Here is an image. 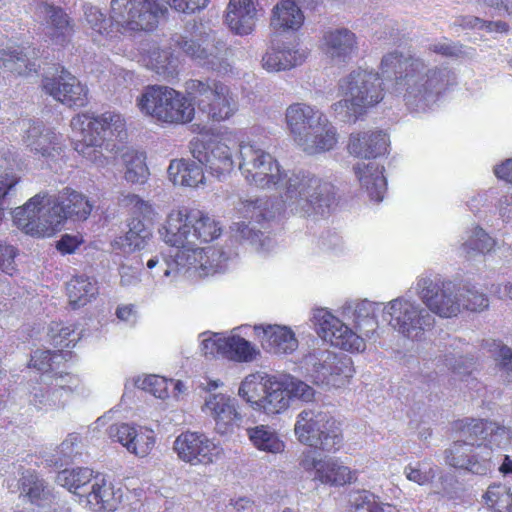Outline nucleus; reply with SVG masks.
Returning a JSON list of instances; mask_svg holds the SVG:
<instances>
[{"label":"nucleus","mask_w":512,"mask_h":512,"mask_svg":"<svg viewBox=\"0 0 512 512\" xmlns=\"http://www.w3.org/2000/svg\"><path fill=\"white\" fill-rule=\"evenodd\" d=\"M158 232L160 238L176 250L174 254L159 253L146 259V269L156 285L170 284L180 273L190 270L205 277L226 269L228 257L223 251L214 247L200 248L222 233V226L214 216L197 209L174 208Z\"/></svg>","instance_id":"obj_1"},{"label":"nucleus","mask_w":512,"mask_h":512,"mask_svg":"<svg viewBox=\"0 0 512 512\" xmlns=\"http://www.w3.org/2000/svg\"><path fill=\"white\" fill-rule=\"evenodd\" d=\"M238 168L242 176L261 189H275L284 207L301 217L325 214L335 200L331 183L309 172L288 173L269 152L257 143L241 141Z\"/></svg>","instance_id":"obj_2"},{"label":"nucleus","mask_w":512,"mask_h":512,"mask_svg":"<svg viewBox=\"0 0 512 512\" xmlns=\"http://www.w3.org/2000/svg\"><path fill=\"white\" fill-rule=\"evenodd\" d=\"M380 69L386 77L395 75L392 93L402 97L407 108L414 112L430 108L454 81L447 67H429L419 58L404 57L397 52L386 54Z\"/></svg>","instance_id":"obj_3"},{"label":"nucleus","mask_w":512,"mask_h":512,"mask_svg":"<svg viewBox=\"0 0 512 512\" xmlns=\"http://www.w3.org/2000/svg\"><path fill=\"white\" fill-rule=\"evenodd\" d=\"M92 207L84 194L67 187L57 196L36 194L14 210L13 221L26 234L46 237L58 231L68 218L87 219Z\"/></svg>","instance_id":"obj_4"},{"label":"nucleus","mask_w":512,"mask_h":512,"mask_svg":"<svg viewBox=\"0 0 512 512\" xmlns=\"http://www.w3.org/2000/svg\"><path fill=\"white\" fill-rule=\"evenodd\" d=\"M382 307L383 303L367 299L349 300L343 304L342 316L350 320L362 335H358L325 308L316 309L313 313V320L318 335L331 345L346 351L362 352L366 348L365 338H376L377 313L382 310Z\"/></svg>","instance_id":"obj_5"},{"label":"nucleus","mask_w":512,"mask_h":512,"mask_svg":"<svg viewBox=\"0 0 512 512\" xmlns=\"http://www.w3.org/2000/svg\"><path fill=\"white\" fill-rule=\"evenodd\" d=\"M70 127L75 136L74 149L97 166L107 163L100 150L104 141L112 137L122 139L125 135L123 117L111 111L98 116L79 113L71 119Z\"/></svg>","instance_id":"obj_6"},{"label":"nucleus","mask_w":512,"mask_h":512,"mask_svg":"<svg viewBox=\"0 0 512 512\" xmlns=\"http://www.w3.org/2000/svg\"><path fill=\"white\" fill-rule=\"evenodd\" d=\"M344 98L334 104L337 113L356 121L367 109L374 107L384 98L383 83L378 73L371 70L352 71L342 82Z\"/></svg>","instance_id":"obj_7"},{"label":"nucleus","mask_w":512,"mask_h":512,"mask_svg":"<svg viewBox=\"0 0 512 512\" xmlns=\"http://www.w3.org/2000/svg\"><path fill=\"white\" fill-rule=\"evenodd\" d=\"M141 113L170 124L190 122L195 113L193 104L180 92L167 86H149L136 99Z\"/></svg>","instance_id":"obj_8"},{"label":"nucleus","mask_w":512,"mask_h":512,"mask_svg":"<svg viewBox=\"0 0 512 512\" xmlns=\"http://www.w3.org/2000/svg\"><path fill=\"white\" fill-rule=\"evenodd\" d=\"M238 395L256 411L267 415L279 414L290 406L285 380H277L265 372L247 375Z\"/></svg>","instance_id":"obj_9"},{"label":"nucleus","mask_w":512,"mask_h":512,"mask_svg":"<svg viewBox=\"0 0 512 512\" xmlns=\"http://www.w3.org/2000/svg\"><path fill=\"white\" fill-rule=\"evenodd\" d=\"M382 317L392 330L410 340L420 339L423 332L434 324V317L429 311L406 296L383 303Z\"/></svg>","instance_id":"obj_10"},{"label":"nucleus","mask_w":512,"mask_h":512,"mask_svg":"<svg viewBox=\"0 0 512 512\" xmlns=\"http://www.w3.org/2000/svg\"><path fill=\"white\" fill-rule=\"evenodd\" d=\"M186 89L197 101L199 110L214 122L229 120L238 111L237 97L230 87L215 79H192Z\"/></svg>","instance_id":"obj_11"},{"label":"nucleus","mask_w":512,"mask_h":512,"mask_svg":"<svg viewBox=\"0 0 512 512\" xmlns=\"http://www.w3.org/2000/svg\"><path fill=\"white\" fill-rule=\"evenodd\" d=\"M294 432L301 443L327 452L338 450L342 443L336 420L319 409L301 411L297 416Z\"/></svg>","instance_id":"obj_12"},{"label":"nucleus","mask_w":512,"mask_h":512,"mask_svg":"<svg viewBox=\"0 0 512 512\" xmlns=\"http://www.w3.org/2000/svg\"><path fill=\"white\" fill-rule=\"evenodd\" d=\"M237 132L228 128L213 133L203 141L192 142L193 157L216 177L230 173L234 168L232 149L238 145Z\"/></svg>","instance_id":"obj_13"},{"label":"nucleus","mask_w":512,"mask_h":512,"mask_svg":"<svg viewBox=\"0 0 512 512\" xmlns=\"http://www.w3.org/2000/svg\"><path fill=\"white\" fill-rule=\"evenodd\" d=\"M303 364L314 382L327 388H341L354 374L351 357L327 349H315L303 358Z\"/></svg>","instance_id":"obj_14"},{"label":"nucleus","mask_w":512,"mask_h":512,"mask_svg":"<svg viewBox=\"0 0 512 512\" xmlns=\"http://www.w3.org/2000/svg\"><path fill=\"white\" fill-rule=\"evenodd\" d=\"M415 293L431 315L452 318L462 312L461 290L451 281L420 277Z\"/></svg>","instance_id":"obj_15"},{"label":"nucleus","mask_w":512,"mask_h":512,"mask_svg":"<svg viewBox=\"0 0 512 512\" xmlns=\"http://www.w3.org/2000/svg\"><path fill=\"white\" fill-rule=\"evenodd\" d=\"M163 9L157 0H112L111 19L124 31H150L158 24Z\"/></svg>","instance_id":"obj_16"},{"label":"nucleus","mask_w":512,"mask_h":512,"mask_svg":"<svg viewBox=\"0 0 512 512\" xmlns=\"http://www.w3.org/2000/svg\"><path fill=\"white\" fill-rule=\"evenodd\" d=\"M462 440H457L444 451L445 463L452 468L476 475H486L494 468L492 451L463 435L457 424Z\"/></svg>","instance_id":"obj_17"},{"label":"nucleus","mask_w":512,"mask_h":512,"mask_svg":"<svg viewBox=\"0 0 512 512\" xmlns=\"http://www.w3.org/2000/svg\"><path fill=\"white\" fill-rule=\"evenodd\" d=\"M22 143L39 159L47 164L62 160L66 143L62 134L31 120L22 121Z\"/></svg>","instance_id":"obj_18"},{"label":"nucleus","mask_w":512,"mask_h":512,"mask_svg":"<svg viewBox=\"0 0 512 512\" xmlns=\"http://www.w3.org/2000/svg\"><path fill=\"white\" fill-rule=\"evenodd\" d=\"M175 42L179 49L201 66L218 71L228 67L227 44L215 34H207L197 39L180 36Z\"/></svg>","instance_id":"obj_19"},{"label":"nucleus","mask_w":512,"mask_h":512,"mask_svg":"<svg viewBox=\"0 0 512 512\" xmlns=\"http://www.w3.org/2000/svg\"><path fill=\"white\" fill-rule=\"evenodd\" d=\"M178 458L190 465H209L223 457V448L204 433L186 431L178 435L173 443Z\"/></svg>","instance_id":"obj_20"},{"label":"nucleus","mask_w":512,"mask_h":512,"mask_svg":"<svg viewBox=\"0 0 512 512\" xmlns=\"http://www.w3.org/2000/svg\"><path fill=\"white\" fill-rule=\"evenodd\" d=\"M459 428L464 436L477 440L478 444L495 450H506L512 440L510 428L497 422L483 419H466L459 422Z\"/></svg>","instance_id":"obj_21"},{"label":"nucleus","mask_w":512,"mask_h":512,"mask_svg":"<svg viewBox=\"0 0 512 512\" xmlns=\"http://www.w3.org/2000/svg\"><path fill=\"white\" fill-rule=\"evenodd\" d=\"M300 466L310 473L314 480L322 484L341 486L353 479L352 472L347 466L332 458H318L313 450H306L302 453Z\"/></svg>","instance_id":"obj_22"},{"label":"nucleus","mask_w":512,"mask_h":512,"mask_svg":"<svg viewBox=\"0 0 512 512\" xmlns=\"http://www.w3.org/2000/svg\"><path fill=\"white\" fill-rule=\"evenodd\" d=\"M125 489L116 486L105 475L96 473L93 485L84 498H80V504L94 512H114L124 501Z\"/></svg>","instance_id":"obj_23"},{"label":"nucleus","mask_w":512,"mask_h":512,"mask_svg":"<svg viewBox=\"0 0 512 512\" xmlns=\"http://www.w3.org/2000/svg\"><path fill=\"white\" fill-rule=\"evenodd\" d=\"M202 411L215 421V430L221 435L231 433L242 421L236 399L224 393L207 394Z\"/></svg>","instance_id":"obj_24"},{"label":"nucleus","mask_w":512,"mask_h":512,"mask_svg":"<svg viewBox=\"0 0 512 512\" xmlns=\"http://www.w3.org/2000/svg\"><path fill=\"white\" fill-rule=\"evenodd\" d=\"M42 87L47 94L68 107H83L87 103V87L67 71H62L57 77H45Z\"/></svg>","instance_id":"obj_25"},{"label":"nucleus","mask_w":512,"mask_h":512,"mask_svg":"<svg viewBox=\"0 0 512 512\" xmlns=\"http://www.w3.org/2000/svg\"><path fill=\"white\" fill-rule=\"evenodd\" d=\"M35 14L43 23L44 35L53 44L64 45L69 42L74 33V25L61 7L40 2L36 6Z\"/></svg>","instance_id":"obj_26"},{"label":"nucleus","mask_w":512,"mask_h":512,"mask_svg":"<svg viewBox=\"0 0 512 512\" xmlns=\"http://www.w3.org/2000/svg\"><path fill=\"white\" fill-rule=\"evenodd\" d=\"M260 11L258 0H229L224 22L232 33L246 36L254 31Z\"/></svg>","instance_id":"obj_27"},{"label":"nucleus","mask_w":512,"mask_h":512,"mask_svg":"<svg viewBox=\"0 0 512 512\" xmlns=\"http://www.w3.org/2000/svg\"><path fill=\"white\" fill-rule=\"evenodd\" d=\"M324 116L325 114L316 106L304 102L290 104L285 110L284 121L287 132L295 145H297L310 130H313L316 123Z\"/></svg>","instance_id":"obj_28"},{"label":"nucleus","mask_w":512,"mask_h":512,"mask_svg":"<svg viewBox=\"0 0 512 512\" xmlns=\"http://www.w3.org/2000/svg\"><path fill=\"white\" fill-rule=\"evenodd\" d=\"M306 58V50L298 45H272L262 56L261 65L267 72H281L302 65Z\"/></svg>","instance_id":"obj_29"},{"label":"nucleus","mask_w":512,"mask_h":512,"mask_svg":"<svg viewBox=\"0 0 512 512\" xmlns=\"http://www.w3.org/2000/svg\"><path fill=\"white\" fill-rule=\"evenodd\" d=\"M337 143V128L325 115L296 146L307 155H318L333 150Z\"/></svg>","instance_id":"obj_30"},{"label":"nucleus","mask_w":512,"mask_h":512,"mask_svg":"<svg viewBox=\"0 0 512 512\" xmlns=\"http://www.w3.org/2000/svg\"><path fill=\"white\" fill-rule=\"evenodd\" d=\"M255 334L262 347L274 354H290L298 347V340L291 328L281 325H257Z\"/></svg>","instance_id":"obj_31"},{"label":"nucleus","mask_w":512,"mask_h":512,"mask_svg":"<svg viewBox=\"0 0 512 512\" xmlns=\"http://www.w3.org/2000/svg\"><path fill=\"white\" fill-rule=\"evenodd\" d=\"M389 139L382 131L352 133L349 137L348 152L367 160L374 159L387 152Z\"/></svg>","instance_id":"obj_32"},{"label":"nucleus","mask_w":512,"mask_h":512,"mask_svg":"<svg viewBox=\"0 0 512 512\" xmlns=\"http://www.w3.org/2000/svg\"><path fill=\"white\" fill-rule=\"evenodd\" d=\"M354 170L361 187L367 192L370 199L381 201L387 185L383 167L375 161H360L354 166Z\"/></svg>","instance_id":"obj_33"},{"label":"nucleus","mask_w":512,"mask_h":512,"mask_svg":"<svg viewBox=\"0 0 512 512\" xmlns=\"http://www.w3.org/2000/svg\"><path fill=\"white\" fill-rule=\"evenodd\" d=\"M324 49L333 61L346 62L357 50L356 36L346 28L329 31L324 35Z\"/></svg>","instance_id":"obj_34"},{"label":"nucleus","mask_w":512,"mask_h":512,"mask_svg":"<svg viewBox=\"0 0 512 512\" xmlns=\"http://www.w3.org/2000/svg\"><path fill=\"white\" fill-rule=\"evenodd\" d=\"M237 212L244 219H251L255 222L261 220H268L274 218L276 215L281 213L292 214L283 205V199L280 196V200L275 203L268 199H248L241 201L237 207Z\"/></svg>","instance_id":"obj_35"},{"label":"nucleus","mask_w":512,"mask_h":512,"mask_svg":"<svg viewBox=\"0 0 512 512\" xmlns=\"http://www.w3.org/2000/svg\"><path fill=\"white\" fill-rule=\"evenodd\" d=\"M303 22V12L292 0H281L272 9L270 25L276 32L296 31Z\"/></svg>","instance_id":"obj_36"},{"label":"nucleus","mask_w":512,"mask_h":512,"mask_svg":"<svg viewBox=\"0 0 512 512\" xmlns=\"http://www.w3.org/2000/svg\"><path fill=\"white\" fill-rule=\"evenodd\" d=\"M95 477L96 473L92 469L77 467L58 472L56 482L77 496V501L80 503V498H84L88 494Z\"/></svg>","instance_id":"obj_37"},{"label":"nucleus","mask_w":512,"mask_h":512,"mask_svg":"<svg viewBox=\"0 0 512 512\" xmlns=\"http://www.w3.org/2000/svg\"><path fill=\"white\" fill-rule=\"evenodd\" d=\"M201 165L198 161L174 159L167 169L169 180L174 185L197 187L205 180Z\"/></svg>","instance_id":"obj_38"},{"label":"nucleus","mask_w":512,"mask_h":512,"mask_svg":"<svg viewBox=\"0 0 512 512\" xmlns=\"http://www.w3.org/2000/svg\"><path fill=\"white\" fill-rule=\"evenodd\" d=\"M129 230L125 235L117 237L112 246L123 253H132L146 247L152 239V230L142 220L134 218L129 223Z\"/></svg>","instance_id":"obj_39"},{"label":"nucleus","mask_w":512,"mask_h":512,"mask_svg":"<svg viewBox=\"0 0 512 512\" xmlns=\"http://www.w3.org/2000/svg\"><path fill=\"white\" fill-rule=\"evenodd\" d=\"M18 163L9 148L0 151V220L4 215L3 201L8 192L20 181L15 169Z\"/></svg>","instance_id":"obj_40"},{"label":"nucleus","mask_w":512,"mask_h":512,"mask_svg":"<svg viewBox=\"0 0 512 512\" xmlns=\"http://www.w3.org/2000/svg\"><path fill=\"white\" fill-rule=\"evenodd\" d=\"M97 294L96 283L85 275L76 276L67 283V296L73 309L85 306Z\"/></svg>","instance_id":"obj_41"},{"label":"nucleus","mask_w":512,"mask_h":512,"mask_svg":"<svg viewBox=\"0 0 512 512\" xmlns=\"http://www.w3.org/2000/svg\"><path fill=\"white\" fill-rule=\"evenodd\" d=\"M247 434L252 444L261 451L273 454L282 453L284 451V442L270 426L258 425L248 428Z\"/></svg>","instance_id":"obj_42"},{"label":"nucleus","mask_w":512,"mask_h":512,"mask_svg":"<svg viewBox=\"0 0 512 512\" xmlns=\"http://www.w3.org/2000/svg\"><path fill=\"white\" fill-rule=\"evenodd\" d=\"M84 20L87 28L91 30V36L95 41L113 37L114 22L107 18L101 9L92 5H84Z\"/></svg>","instance_id":"obj_43"},{"label":"nucleus","mask_w":512,"mask_h":512,"mask_svg":"<svg viewBox=\"0 0 512 512\" xmlns=\"http://www.w3.org/2000/svg\"><path fill=\"white\" fill-rule=\"evenodd\" d=\"M0 66L21 76L36 72V65L29 61L27 53L20 47L0 48Z\"/></svg>","instance_id":"obj_44"},{"label":"nucleus","mask_w":512,"mask_h":512,"mask_svg":"<svg viewBox=\"0 0 512 512\" xmlns=\"http://www.w3.org/2000/svg\"><path fill=\"white\" fill-rule=\"evenodd\" d=\"M233 229L236 231L237 237L247 242L261 255H268L277 248V243L272 237L264 235L244 222L234 223Z\"/></svg>","instance_id":"obj_45"},{"label":"nucleus","mask_w":512,"mask_h":512,"mask_svg":"<svg viewBox=\"0 0 512 512\" xmlns=\"http://www.w3.org/2000/svg\"><path fill=\"white\" fill-rule=\"evenodd\" d=\"M147 68L155 71L165 79L176 75L179 60L168 49H154L144 59Z\"/></svg>","instance_id":"obj_46"},{"label":"nucleus","mask_w":512,"mask_h":512,"mask_svg":"<svg viewBox=\"0 0 512 512\" xmlns=\"http://www.w3.org/2000/svg\"><path fill=\"white\" fill-rule=\"evenodd\" d=\"M496 239L491 237L482 227L476 225L466 232L462 249L467 254H487L494 250Z\"/></svg>","instance_id":"obj_47"},{"label":"nucleus","mask_w":512,"mask_h":512,"mask_svg":"<svg viewBox=\"0 0 512 512\" xmlns=\"http://www.w3.org/2000/svg\"><path fill=\"white\" fill-rule=\"evenodd\" d=\"M259 349L239 335L226 336L225 358L236 362H252Z\"/></svg>","instance_id":"obj_48"},{"label":"nucleus","mask_w":512,"mask_h":512,"mask_svg":"<svg viewBox=\"0 0 512 512\" xmlns=\"http://www.w3.org/2000/svg\"><path fill=\"white\" fill-rule=\"evenodd\" d=\"M125 165L124 177L128 182L143 184L149 177V169L146 164V156L142 152L134 150L123 154Z\"/></svg>","instance_id":"obj_49"},{"label":"nucleus","mask_w":512,"mask_h":512,"mask_svg":"<svg viewBox=\"0 0 512 512\" xmlns=\"http://www.w3.org/2000/svg\"><path fill=\"white\" fill-rule=\"evenodd\" d=\"M352 512H400L394 505L377 502V497L367 491H354L349 495Z\"/></svg>","instance_id":"obj_50"},{"label":"nucleus","mask_w":512,"mask_h":512,"mask_svg":"<svg viewBox=\"0 0 512 512\" xmlns=\"http://www.w3.org/2000/svg\"><path fill=\"white\" fill-rule=\"evenodd\" d=\"M21 494H24L31 503L40 505L42 501H46L50 497V490L45 482L31 470L22 473L20 479Z\"/></svg>","instance_id":"obj_51"},{"label":"nucleus","mask_w":512,"mask_h":512,"mask_svg":"<svg viewBox=\"0 0 512 512\" xmlns=\"http://www.w3.org/2000/svg\"><path fill=\"white\" fill-rule=\"evenodd\" d=\"M48 336L52 345L58 348L74 347L80 339V334L76 331L74 325H64L62 323H51Z\"/></svg>","instance_id":"obj_52"},{"label":"nucleus","mask_w":512,"mask_h":512,"mask_svg":"<svg viewBox=\"0 0 512 512\" xmlns=\"http://www.w3.org/2000/svg\"><path fill=\"white\" fill-rule=\"evenodd\" d=\"M156 438L153 430L146 427H135L128 451L138 457H146L153 450Z\"/></svg>","instance_id":"obj_53"},{"label":"nucleus","mask_w":512,"mask_h":512,"mask_svg":"<svg viewBox=\"0 0 512 512\" xmlns=\"http://www.w3.org/2000/svg\"><path fill=\"white\" fill-rule=\"evenodd\" d=\"M484 498L486 504L496 512H512V492L507 486H489Z\"/></svg>","instance_id":"obj_54"},{"label":"nucleus","mask_w":512,"mask_h":512,"mask_svg":"<svg viewBox=\"0 0 512 512\" xmlns=\"http://www.w3.org/2000/svg\"><path fill=\"white\" fill-rule=\"evenodd\" d=\"M68 401L67 397H64V392L61 389H55L51 387L44 390L36 391L31 399V402L39 409L54 410L62 408Z\"/></svg>","instance_id":"obj_55"},{"label":"nucleus","mask_w":512,"mask_h":512,"mask_svg":"<svg viewBox=\"0 0 512 512\" xmlns=\"http://www.w3.org/2000/svg\"><path fill=\"white\" fill-rule=\"evenodd\" d=\"M67 354L60 351L36 350L30 360L29 366L41 373L54 371L62 361L66 360Z\"/></svg>","instance_id":"obj_56"},{"label":"nucleus","mask_w":512,"mask_h":512,"mask_svg":"<svg viewBox=\"0 0 512 512\" xmlns=\"http://www.w3.org/2000/svg\"><path fill=\"white\" fill-rule=\"evenodd\" d=\"M134 385L154 395L156 398L168 397V380L158 375H146L135 379Z\"/></svg>","instance_id":"obj_57"},{"label":"nucleus","mask_w":512,"mask_h":512,"mask_svg":"<svg viewBox=\"0 0 512 512\" xmlns=\"http://www.w3.org/2000/svg\"><path fill=\"white\" fill-rule=\"evenodd\" d=\"M461 290L462 311L481 312L488 308V297L474 287H463Z\"/></svg>","instance_id":"obj_58"},{"label":"nucleus","mask_w":512,"mask_h":512,"mask_svg":"<svg viewBox=\"0 0 512 512\" xmlns=\"http://www.w3.org/2000/svg\"><path fill=\"white\" fill-rule=\"evenodd\" d=\"M200 337L202 338L200 349L203 355L206 357H214L216 355L225 357L226 336L204 332Z\"/></svg>","instance_id":"obj_59"},{"label":"nucleus","mask_w":512,"mask_h":512,"mask_svg":"<svg viewBox=\"0 0 512 512\" xmlns=\"http://www.w3.org/2000/svg\"><path fill=\"white\" fill-rule=\"evenodd\" d=\"M287 391L289 394V401L298 399L303 402H311L315 398V390L307 383L290 377L285 379Z\"/></svg>","instance_id":"obj_60"},{"label":"nucleus","mask_w":512,"mask_h":512,"mask_svg":"<svg viewBox=\"0 0 512 512\" xmlns=\"http://www.w3.org/2000/svg\"><path fill=\"white\" fill-rule=\"evenodd\" d=\"M52 378L50 385L55 389H61L64 392V397H67V399L71 393L77 390L80 384L79 379L69 373H55Z\"/></svg>","instance_id":"obj_61"},{"label":"nucleus","mask_w":512,"mask_h":512,"mask_svg":"<svg viewBox=\"0 0 512 512\" xmlns=\"http://www.w3.org/2000/svg\"><path fill=\"white\" fill-rule=\"evenodd\" d=\"M134 429V426L126 423L113 424L108 428V435L113 441L120 443L128 450Z\"/></svg>","instance_id":"obj_62"},{"label":"nucleus","mask_w":512,"mask_h":512,"mask_svg":"<svg viewBox=\"0 0 512 512\" xmlns=\"http://www.w3.org/2000/svg\"><path fill=\"white\" fill-rule=\"evenodd\" d=\"M404 474L408 480L415 482L419 485H425L431 482L435 477V472L431 467L427 469H422L420 467H414L412 465H408L407 467H405Z\"/></svg>","instance_id":"obj_63"},{"label":"nucleus","mask_w":512,"mask_h":512,"mask_svg":"<svg viewBox=\"0 0 512 512\" xmlns=\"http://www.w3.org/2000/svg\"><path fill=\"white\" fill-rule=\"evenodd\" d=\"M497 357L502 376L506 381L512 382V349L507 346H499Z\"/></svg>","instance_id":"obj_64"}]
</instances>
